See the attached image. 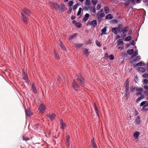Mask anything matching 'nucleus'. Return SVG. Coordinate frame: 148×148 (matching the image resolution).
<instances>
[{"label": "nucleus", "mask_w": 148, "mask_h": 148, "mask_svg": "<svg viewBox=\"0 0 148 148\" xmlns=\"http://www.w3.org/2000/svg\"><path fill=\"white\" fill-rule=\"evenodd\" d=\"M77 22H76V21L75 20H73V21H72V23L74 24H75V23H76Z\"/></svg>", "instance_id": "64"}, {"label": "nucleus", "mask_w": 148, "mask_h": 148, "mask_svg": "<svg viewBox=\"0 0 148 148\" xmlns=\"http://www.w3.org/2000/svg\"><path fill=\"white\" fill-rule=\"evenodd\" d=\"M49 5L52 8L56 10H57L59 7V5L56 2H50L49 3Z\"/></svg>", "instance_id": "1"}, {"label": "nucleus", "mask_w": 148, "mask_h": 148, "mask_svg": "<svg viewBox=\"0 0 148 148\" xmlns=\"http://www.w3.org/2000/svg\"><path fill=\"white\" fill-rule=\"evenodd\" d=\"M48 116L51 120L55 119L56 115L54 113L49 114L48 115Z\"/></svg>", "instance_id": "9"}, {"label": "nucleus", "mask_w": 148, "mask_h": 148, "mask_svg": "<svg viewBox=\"0 0 148 148\" xmlns=\"http://www.w3.org/2000/svg\"><path fill=\"white\" fill-rule=\"evenodd\" d=\"M106 27H104L101 30L102 32L101 34H106Z\"/></svg>", "instance_id": "30"}, {"label": "nucleus", "mask_w": 148, "mask_h": 148, "mask_svg": "<svg viewBox=\"0 0 148 148\" xmlns=\"http://www.w3.org/2000/svg\"><path fill=\"white\" fill-rule=\"evenodd\" d=\"M25 111L26 115L27 116H30L32 115V113L29 109H27V110H26Z\"/></svg>", "instance_id": "18"}, {"label": "nucleus", "mask_w": 148, "mask_h": 148, "mask_svg": "<svg viewBox=\"0 0 148 148\" xmlns=\"http://www.w3.org/2000/svg\"><path fill=\"white\" fill-rule=\"evenodd\" d=\"M75 18V17L73 16H72L71 17V19L72 20L74 19Z\"/></svg>", "instance_id": "62"}, {"label": "nucleus", "mask_w": 148, "mask_h": 148, "mask_svg": "<svg viewBox=\"0 0 148 148\" xmlns=\"http://www.w3.org/2000/svg\"><path fill=\"white\" fill-rule=\"evenodd\" d=\"M91 11L93 13H95V8H91Z\"/></svg>", "instance_id": "51"}, {"label": "nucleus", "mask_w": 148, "mask_h": 148, "mask_svg": "<svg viewBox=\"0 0 148 148\" xmlns=\"http://www.w3.org/2000/svg\"><path fill=\"white\" fill-rule=\"evenodd\" d=\"M21 18L23 22L26 24H27L28 23V20L26 16L23 14V12H21Z\"/></svg>", "instance_id": "3"}, {"label": "nucleus", "mask_w": 148, "mask_h": 148, "mask_svg": "<svg viewBox=\"0 0 148 148\" xmlns=\"http://www.w3.org/2000/svg\"><path fill=\"white\" fill-rule=\"evenodd\" d=\"M135 121L136 123L140 124L141 123V122L140 121V117L139 116H138L135 120Z\"/></svg>", "instance_id": "17"}, {"label": "nucleus", "mask_w": 148, "mask_h": 148, "mask_svg": "<svg viewBox=\"0 0 148 148\" xmlns=\"http://www.w3.org/2000/svg\"><path fill=\"white\" fill-rule=\"evenodd\" d=\"M60 124V127L64 130V123L63 121L62 120H61Z\"/></svg>", "instance_id": "25"}, {"label": "nucleus", "mask_w": 148, "mask_h": 148, "mask_svg": "<svg viewBox=\"0 0 148 148\" xmlns=\"http://www.w3.org/2000/svg\"><path fill=\"white\" fill-rule=\"evenodd\" d=\"M131 39L132 37L131 36H128L125 38V40L126 41H129Z\"/></svg>", "instance_id": "34"}, {"label": "nucleus", "mask_w": 148, "mask_h": 148, "mask_svg": "<svg viewBox=\"0 0 148 148\" xmlns=\"http://www.w3.org/2000/svg\"><path fill=\"white\" fill-rule=\"evenodd\" d=\"M136 56V55H134V54H133L132 56V58H134L135 56Z\"/></svg>", "instance_id": "61"}, {"label": "nucleus", "mask_w": 148, "mask_h": 148, "mask_svg": "<svg viewBox=\"0 0 148 148\" xmlns=\"http://www.w3.org/2000/svg\"><path fill=\"white\" fill-rule=\"evenodd\" d=\"M125 82H126L125 85V90L127 92H128L129 90V81L127 80L125 81Z\"/></svg>", "instance_id": "13"}, {"label": "nucleus", "mask_w": 148, "mask_h": 148, "mask_svg": "<svg viewBox=\"0 0 148 148\" xmlns=\"http://www.w3.org/2000/svg\"><path fill=\"white\" fill-rule=\"evenodd\" d=\"M81 11H82V8H79V10L77 13V16H79L81 14Z\"/></svg>", "instance_id": "44"}, {"label": "nucleus", "mask_w": 148, "mask_h": 148, "mask_svg": "<svg viewBox=\"0 0 148 148\" xmlns=\"http://www.w3.org/2000/svg\"><path fill=\"white\" fill-rule=\"evenodd\" d=\"M118 42L119 45H120L121 46L123 44V42L121 39H119L118 41Z\"/></svg>", "instance_id": "29"}, {"label": "nucleus", "mask_w": 148, "mask_h": 148, "mask_svg": "<svg viewBox=\"0 0 148 148\" xmlns=\"http://www.w3.org/2000/svg\"><path fill=\"white\" fill-rule=\"evenodd\" d=\"M92 145L93 146V148H97V147L96 145V144L95 141H92Z\"/></svg>", "instance_id": "36"}, {"label": "nucleus", "mask_w": 148, "mask_h": 148, "mask_svg": "<svg viewBox=\"0 0 148 148\" xmlns=\"http://www.w3.org/2000/svg\"><path fill=\"white\" fill-rule=\"evenodd\" d=\"M96 45L99 46L101 47L102 45V44H101V42L98 41L97 40H96L95 42Z\"/></svg>", "instance_id": "38"}, {"label": "nucleus", "mask_w": 148, "mask_h": 148, "mask_svg": "<svg viewBox=\"0 0 148 148\" xmlns=\"http://www.w3.org/2000/svg\"><path fill=\"white\" fill-rule=\"evenodd\" d=\"M32 90L33 91V92L34 93H37V90L36 88L35 87V86H34V85L33 84H32Z\"/></svg>", "instance_id": "20"}, {"label": "nucleus", "mask_w": 148, "mask_h": 148, "mask_svg": "<svg viewBox=\"0 0 148 148\" xmlns=\"http://www.w3.org/2000/svg\"><path fill=\"white\" fill-rule=\"evenodd\" d=\"M112 23H116L118 22V21L116 20H113L112 21Z\"/></svg>", "instance_id": "56"}, {"label": "nucleus", "mask_w": 148, "mask_h": 148, "mask_svg": "<svg viewBox=\"0 0 148 148\" xmlns=\"http://www.w3.org/2000/svg\"><path fill=\"white\" fill-rule=\"evenodd\" d=\"M118 27L119 28L118 29L119 30V32L122 31H121L122 29H123L124 28L123 25L121 24H119L118 25Z\"/></svg>", "instance_id": "22"}, {"label": "nucleus", "mask_w": 148, "mask_h": 148, "mask_svg": "<svg viewBox=\"0 0 148 148\" xmlns=\"http://www.w3.org/2000/svg\"><path fill=\"white\" fill-rule=\"evenodd\" d=\"M138 68L139 70L142 73H144L145 71V69L143 67H139Z\"/></svg>", "instance_id": "31"}, {"label": "nucleus", "mask_w": 148, "mask_h": 148, "mask_svg": "<svg viewBox=\"0 0 148 148\" xmlns=\"http://www.w3.org/2000/svg\"><path fill=\"white\" fill-rule=\"evenodd\" d=\"M143 89L141 88H137L135 87L132 90V91H134L135 90L136 91L141 92L142 91Z\"/></svg>", "instance_id": "15"}, {"label": "nucleus", "mask_w": 148, "mask_h": 148, "mask_svg": "<svg viewBox=\"0 0 148 148\" xmlns=\"http://www.w3.org/2000/svg\"><path fill=\"white\" fill-rule=\"evenodd\" d=\"M45 108L44 105L42 104H40V105L39 108L38 110H39V112L41 113H43Z\"/></svg>", "instance_id": "8"}, {"label": "nucleus", "mask_w": 148, "mask_h": 148, "mask_svg": "<svg viewBox=\"0 0 148 148\" xmlns=\"http://www.w3.org/2000/svg\"><path fill=\"white\" fill-rule=\"evenodd\" d=\"M82 44L79 43L75 45L76 47L78 48H80V47H82Z\"/></svg>", "instance_id": "48"}, {"label": "nucleus", "mask_w": 148, "mask_h": 148, "mask_svg": "<svg viewBox=\"0 0 148 148\" xmlns=\"http://www.w3.org/2000/svg\"><path fill=\"white\" fill-rule=\"evenodd\" d=\"M145 64L143 63L142 62H139L137 63L136 64V66H145Z\"/></svg>", "instance_id": "33"}, {"label": "nucleus", "mask_w": 148, "mask_h": 148, "mask_svg": "<svg viewBox=\"0 0 148 148\" xmlns=\"http://www.w3.org/2000/svg\"><path fill=\"white\" fill-rule=\"evenodd\" d=\"M55 57L56 59H59V55L56 52H55Z\"/></svg>", "instance_id": "45"}, {"label": "nucleus", "mask_w": 148, "mask_h": 148, "mask_svg": "<svg viewBox=\"0 0 148 148\" xmlns=\"http://www.w3.org/2000/svg\"><path fill=\"white\" fill-rule=\"evenodd\" d=\"M97 2V0H92V3L93 5H95Z\"/></svg>", "instance_id": "37"}, {"label": "nucleus", "mask_w": 148, "mask_h": 148, "mask_svg": "<svg viewBox=\"0 0 148 148\" xmlns=\"http://www.w3.org/2000/svg\"><path fill=\"white\" fill-rule=\"evenodd\" d=\"M134 52V50L133 49H129L127 51V53L130 55H132Z\"/></svg>", "instance_id": "28"}, {"label": "nucleus", "mask_w": 148, "mask_h": 148, "mask_svg": "<svg viewBox=\"0 0 148 148\" xmlns=\"http://www.w3.org/2000/svg\"><path fill=\"white\" fill-rule=\"evenodd\" d=\"M94 108L95 110V111L96 112V113H97V114L98 115V110H97V108L95 104L94 105Z\"/></svg>", "instance_id": "39"}, {"label": "nucleus", "mask_w": 148, "mask_h": 148, "mask_svg": "<svg viewBox=\"0 0 148 148\" xmlns=\"http://www.w3.org/2000/svg\"><path fill=\"white\" fill-rule=\"evenodd\" d=\"M96 17L98 18V21H99V22L100 23L101 21V18H102L104 16V13H97V14H96Z\"/></svg>", "instance_id": "5"}, {"label": "nucleus", "mask_w": 148, "mask_h": 148, "mask_svg": "<svg viewBox=\"0 0 148 148\" xmlns=\"http://www.w3.org/2000/svg\"><path fill=\"white\" fill-rule=\"evenodd\" d=\"M58 7L59 8H58V9H57L58 10H60L61 11H64L63 10L65 8V6L64 4H60V5H59Z\"/></svg>", "instance_id": "14"}, {"label": "nucleus", "mask_w": 148, "mask_h": 148, "mask_svg": "<svg viewBox=\"0 0 148 148\" xmlns=\"http://www.w3.org/2000/svg\"><path fill=\"white\" fill-rule=\"evenodd\" d=\"M147 101H143L142 102L140 105V106H143V108H145L146 107L147 105H145V104L147 103Z\"/></svg>", "instance_id": "23"}, {"label": "nucleus", "mask_w": 148, "mask_h": 148, "mask_svg": "<svg viewBox=\"0 0 148 148\" xmlns=\"http://www.w3.org/2000/svg\"><path fill=\"white\" fill-rule=\"evenodd\" d=\"M87 23V25L92 26L94 27L96 26L97 25V21L95 20H93L91 21H89Z\"/></svg>", "instance_id": "2"}, {"label": "nucleus", "mask_w": 148, "mask_h": 148, "mask_svg": "<svg viewBox=\"0 0 148 148\" xmlns=\"http://www.w3.org/2000/svg\"><path fill=\"white\" fill-rule=\"evenodd\" d=\"M141 99V98L140 97H139L137 99V101H139Z\"/></svg>", "instance_id": "63"}, {"label": "nucleus", "mask_w": 148, "mask_h": 148, "mask_svg": "<svg viewBox=\"0 0 148 148\" xmlns=\"http://www.w3.org/2000/svg\"><path fill=\"white\" fill-rule=\"evenodd\" d=\"M21 12H23L24 14H25L28 16H30L31 14V12L28 9L25 8L23 9Z\"/></svg>", "instance_id": "7"}, {"label": "nucleus", "mask_w": 148, "mask_h": 148, "mask_svg": "<svg viewBox=\"0 0 148 148\" xmlns=\"http://www.w3.org/2000/svg\"><path fill=\"white\" fill-rule=\"evenodd\" d=\"M104 10L105 11V12L106 14L108 13L109 12V9L108 6H105L104 7Z\"/></svg>", "instance_id": "32"}, {"label": "nucleus", "mask_w": 148, "mask_h": 148, "mask_svg": "<svg viewBox=\"0 0 148 148\" xmlns=\"http://www.w3.org/2000/svg\"><path fill=\"white\" fill-rule=\"evenodd\" d=\"M23 79L25 81V82H28V76L27 74L24 71L23 72Z\"/></svg>", "instance_id": "11"}, {"label": "nucleus", "mask_w": 148, "mask_h": 148, "mask_svg": "<svg viewBox=\"0 0 148 148\" xmlns=\"http://www.w3.org/2000/svg\"><path fill=\"white\" fill-rule=\"evenodd\" d=\"M77 80L80 83L82 84H83L85 83L84 79L82 78V76L79 75L77 77Z\"/></svg>", "instance_id": "4"}, {"label": "nucleus", "mask_w": 148, "mask_h": 148, "mask_svg": "<svg viewBox=\"0 0 148 148\" xmlns=\"http://www.w3.org/2000/svg\"><path fill=\"white\" fill-rule=\"evenodd\" d=\"M70 140V137L69 135H67L66 136V140L67 141V144L66 145L67 146V147H69L70 145L69 142Z\"/></svg>", "instance_id": "21"}, {"label": "nucleus", "mask_w": 148, "mask_h": 148, "mask_svg": "<svg viewBox=\"0 0 148 148\" xmlns=\"http://www.w3.org/2000/svg\"><path fill=\"white\" fill-rule=\"evenodd\" d=\"M110 59L111 60H113L114 59V56L113 54H111L109 57Z\"/></svg>", "instance_id": "42"}, {"label": "nucleus", "mask_w": 148, "mask_h": 148, "mask_svg": "<svg viewBox=\"0 0 148 148\" xmlns=\"http://www.w3.org/2000/svg\"><path fill=\"white\" fill-rule=\"evenodd\" d=\"M140 59V56H136L134 59L133 60L132 62H134L136 61H139Z\"/></svg>", "instance_id": "27"}, {"label": "nucleus", "mask_w": 148, "mask_h": 148, "mask_svg": "<svg viewBox=\"0 0 148 148\" xmlns=\"http://www.w3.org/2000/svg\"><path fill=\"white\" fill-rule=\"evenodd\" d=\"M75 25L77 27L79 28H80L82 27L81 24L79 22H77Z\"/></svg>", "instance_id": "35"}, {"label": "nucleus", "mask_w": 148, "mask_h": 148, "mask_svg": "<svg viewBox=\"0 0 148 148\" xmlns=\"http://www.w3.org/2000/svg\"><path fill=\"white\" fill-rule=\"evenodd\" d=\"M144 88L146 90H148V86L146 85H145L144 86Z\"/></svg>", "instance_id": "57"}, {"label": "nucleus", "mask_w": 148, "mask_h": 148, "mask_svg": "<svg viewBox=\"0 0 148 148\" xmlns=\"http://www.w3.org/2000/svg\"><path fill=\"white\" fill-rule=\"evenodd\" d=\"M73 3V1H69L68 3V4L69 6V7L71 6L72 5Z\"/></svg>", "instance_id": "46"}, {"label": "nucleus", "mask_w": 148, "mask_h": 148, "mask_svg": "<svg viewBox=\"0 0 148 148\" xmlns=\"http://www.w3.org/2000/svg\"><path fill=\"white\" fill-rule=\"evenodd\" d=\"M143 76L144 77H148V73H144L143 75Z\"/></svg>", "instance_id": "50"}, {"label": "nucleus", "mask_w": 148, "mask_h": 148, "mask_svg": "<svg viewBox=\"0 0 148 148\" xmlns=\"http://www.w3.org/2000/svg\"><path fill=\"white\" fill-rule=\"evenodd\" d=\"M130 3V1L129 0H128L125 3L124 5L126 6H128L129 5Z\"/></svg>", "instance_id": "47"}, {"label": "nucleus", "mask_w": 148, "mask_h": 148, "mask_svg": "<svg viewBox=\"0 0 148 148\" xmlns=\"http://www.w3.org/2000/svg\"><path fill=\"white\" fill-rule=\"evenodd\" d=\"M121 38V36L119 35H117L116 36V38L118 39Z\"/></svg>", "instance_id": "60"}, {"label": "nucleus", "mask_w": 148, "mask_h": 148, "mask_svg": "<svg viewBox=\"0 0 148 148\" xmlns=\"http://www.w3.org/2000/svg\"><path fill=\"white\" fill-rule=\"evenodd\" d=\"M126 36V34L125 33L122 34H121V37L123 38H124Z\"/></svg>", "instance_id": "55"}, {"label": "nucleus", "mask_w": 148, "mask_h": 148, "mask_svg": "<svg viewBox=\"0 0 148 148\" xmlns=\"http://www.w3.org/2000/svg\"><path fill=\"white\" fill-rule=\"evenodd\" d=\"M76 35H77L76 34H73V35L69 37V39H72L73 38H74L75 37Z\"/></svg>", "instance_id": "41"}, {"label": "nucleus", "mask_w": 148, "mask_h": 148, "mask_svg": "<svg viewBox=\"0 0 148 148\" xmlns=\"http://www.w3.org/2000/svg\"><path fill=\"white\" fill-rule=\"evenodd\" d=\"M84 53L86 56H88L89 54V53L88 51V49L86 48L84 49Z\"/></svg>", "instance_id": "24"}, {"label": "nucleus", "mask_w": 148, "mask_h": 148, "mask_svg": "<svg viewBox=\"0 0 148 148\" xmlns=\"http://www.w3.org/2000/svg\"><path fill=\"white\" fill-rule=\"evenodd\" d=\"M134 54L136 55V56H137L138 54V51H136L135 52H134Z\"/></svg>", "instance_id": "58"}, {"label": "nucleus", "mask_w": 148, "mask_h": 148, "mask_svg": "<svg viewBox=\"0 0 148 148\" xmlns=\"http://www.w3.org/2000/svg\"><path fill=\"white\" fill-rule=\"evenodd\" d=\"M122 31H119V33H125L129 30V28L127 27H125L123 29H122Z\"/></svg>", "instance_id": "12"}, {"label": "nucleus", "mask_w": 148, "mask_h": 148, "mask_svg": "<svg viewBox=\"0 0 148 148\" xmlns=\"http://www.w3.org/2000/svg\"><path fill=\"white\" fill-rule=\"evenodd\" d=\"M106 18L107 19H111L113 18V16L111 14H109L106 16Z\"/></svg>", "instance_id": "26"}, {"label": "nucleus", "mask_w": 148, "mask_h": 148, "mask_svg": "<svg viewBox=\"0 0 148 148\" xmlns=\"http://www.w3.org/2000/svg\"><path fill=\"white\" fill-rule=\"evenodd\" d=\"M23 140H25V141H27L29 140V138H25L24 136H23Z\"/></svg>", "instance_id": "49"}, {"label": "nucleus", "mask_w": 148, "mask_h": 148, "mask_svg": "<svg viewBox=\"0 0 148 148\" xmlns=\"http://www.w3.org/2000/svg\"><path fill=\"white\" fill-rule=\"evenodd\" d=\"M131 44L132 45H135L134 41L132 40V41L131 42Z\"/></svg>", "instance_id": "59"}, {"label": "nucleus", "mask_w": 148, "mask_h": 148, "mask_svg": "<svg viewBox=\"0 0 148 148\" xmlns=\"http://www.w3.org/2000/svg\"><path fill=\"white\" fill-rule=\"evenodd\" d=\"M101 7V4H98L97 5V7L96 8L97 10H99Z\"/></svg>", "instance_id": "53"}, {"label": "nucleus", "mask_w": 148, "mask_h": 148, "mask_svg": "<svg viewBox=\"0 0 148 148\" xmlns=\"http://www.w3.org/2000/svg\"><path fill=\"white\" fill-rule=\"evenodd\" d=\"M90 15L88 13H86L84 17L83 18V21L84 22H86L88 19Z\"/></svg>", "instance_id": "16"}, {"label": "nucleus", "mask_w": 148, "mask_h": 148, "mask_svg": "<svg viewBox=\"0 0 148 148\" xmlns=\"http://www.w3.org/2000/svg\"><path fill=\"white\" fill-rule=\"evenodd\" d=\"M90 1L89 0H86V1L85 3L86 5H88V6H90Z\"/></svg>", "instance_id": "40"}, {"label": "nucleus", "mask_w": 148, "mask_h": 148, "mask_svg": "<svg viewBox=\"0 0 148 148\" xmlns=\"http://www.w3.org/2000/svg\"><path fill=\"white\" fill-rule=\"evenodd\" d=\"M132 29H130L129 32V34L132 35Z\"/></svg>", "instance_id": "54"}, {"label": "nucleus", "mask_w": 148, "mask_h": 148, "mask_svg": "<svg viewBox=\"0 0 148 148\" xmlns=\"http://www.w3.org/2000/svg\"><path fill=\"white\" fill-rule=\"evenodd\" d=\"M118 29V27H113L111 29V31L114 34L116 35L119 32Z\"/></svg>", "instance_id": "6"}, {"label": "nucleus", "mask_w": 148, "mask_h": 148, "mask_svg": "<svg viewBox=\"0 0 148 148\" xmlns=\"http://www.w3.org/2000/svg\"><path fill=\"white\" fill-rule=\"evenodd\" d=\"M59 48L60 49H61L63 50L64 51L65 50V47H64V45L63 44L62 42L61 41H60Z\"/></svg>", "instance_id": "19"}, {"label": "nucleus", "mask_w": 148, "mask_h": 148, "mask_svg": "<svg viewBox=\"0 0 148 148\" xmlns=\"http://www.w3.org/2000/svg\"><path fill=\"white\" fill-rule=\"evenodd\" d=\"M139 133L138 132H136L134 134V136L136 138H138L139 135Z\"/></svg>", "instance_id": "43"}, {"label": "nucleus", "mask_w": 148, "mask_h": 148, "mask_svg": "<svg viewBox=\"0 0 148 148\" xmlns=\"http://www.w3.org/2000/svg\"><path fill=\"white\" fill-rule=\"evenodd\" d=\"M143 82L145 84H147L148 83V80L146 79H144Z\"/></svg>", "instance_id": "52"}, {"label": "nucleus", "mask_w": 148, "mask_h": 148, "mask_svg": "<svg viewBox=\"0 0 148 148\" xmlns=\"http://www.w3.org/2000/svg\"><path fill=\"white\" fill-rule=\"evenodd\" d=\"M72 86L75 90H77L78 89L79 86L75 82V79L73 81L72 83Z\"/></svg>", "instance_id": "10"}]
</instances>
